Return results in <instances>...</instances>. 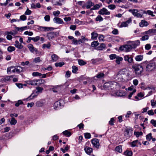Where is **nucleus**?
<instances>
[{
	"mask_svg": "<svg viewBox=\"0 0 156 156\" xmlns=\"http://www.w3.org/2000/svg\"><path fill=\"white\" fill-rule=\"evenodd\" d=\"M106 46V45L104 43H102L98 47V48L99 50H102L105 48Z\"/></svg>",
	"mask_w": 156,
	"mask_h": 156,
	"instance_id": "obj_37",
	"label": "nucleus"
},
{
	"mask_svg": "<svg viewBox=\"0 0 156 156\" xmlns=\"http://www.w3.org/2000/svg\"><path fill=\"white\" fill-rule=\"evenodd\" d=\"M27 47L31 53H33L36 52L37 53L38 51L37 49L34 48L32 44H28Z\"/></svg>",
	"mask_w": 156,
	"mask_h": 156,
	"instance_id": "obj_11",
	"label": "nucleus"
},
{
	"mask_svg": "<svg viewBox=\"0 0 156 156\" xmlns=\"http://www.w3.org/2000/svg\"><path fill=\"white\" fill-rule=\"evenodd\" d=\"M103 20V18L100 15H98L96 18L95 20L97 21H102Z\"/></svg>",
	"mask_w": 156,
	"mask_h": 156,
	"instance_id": "obj_54",
	"label": "nucleus"
},
{
	"mask_svg": "<svg viewBox=\"0 0 156 156\" xmlns=\"http://www.w3.org/2000/svg\"><path fill=\"white\" fill-rule=\"evenodd\" d=\"M99 44V43L97 41H93L91 43V46L92 47H96L98 46Z\"/></svg>",
	"mask_w": 156,
	"mask_h": 156,
	"instance_id": "obj_43",
	"label": "nucleus"
},
{
	"mask_svg": "<svg viewBox=\"0 0 156 156\" xmlns=\"http://www.w3.org/2000/svg\"><path fill=\"white\" fill-rule=\"evenodd\" d=\"M131 18H130L126 21L122 22L120 26V27H127L129 24L131 23Z\"/></svg>",
	"mask_w": 156,
	"mask_h": 156,
	"instance_id": "obj_12",
	"label": "nucleus"
},
{
	"mask_svg": "<svg viewBox=\"0 0 156 156\" xmlns=\"http://www.w3.org/2000/svg\"><path fill=\"white\" fill-rule=\"evenodd\" d=\"M37 95H36L34 93H32L28 98H27L26 100H30L33 99L34 98L36 97Z\"/></svg>",
	"mask_w": 156,
	"mask_h": 156,
	"instance_id": "obj_32",
	"label": "nucleus"
},
{
	"mask_svg": "<svg viewBox=\"0 0 156 156\" xmlns=\"http://www.w3.org/2000/svg\"><path fill=\"white\" fill-rule=\"evenodd\" d=\"M32 75L34 76H38L41 77L42 74L37 72H34L32 73Z\"/></svg>",
	"mask_w": 156,
	"mask_h": 156,
	"instance_id": "obj_41",
	"label": "nucleus"
},
{
	"mask_svg": "<svg viewBox=\"0 0 156 156\" xmlns=\"http://www.w3.org/2000/svg\"><path fill=\"white\" fill-rule=\"evenodd\" d=\"M149 38V36L147 35H144L142 37L140 40L141 41H144L147 40Z\"/></svg>",
	"mask_w": 156,
	"mask_h": 156,
	"instance_id": "obj_56",
	"label": "nucleus"
},
{
	"mask_svg": "<svg viewBox=\"0 0 156 156\" xmlns=\"http://www.w3.org/2000/svg\"><path fill=\"white\" fill-rule=\"evenodd\" d=\"M51 44L50 43H48V44H43L42 47V48H47L48 49H50L51 48Z\"/></svg>",
	"mask_w": 156,
	"mask_h": 156,
	"instance_id": "obj_36",
	"label": "nucleus"
},
{
	"mask_svg": "<svg viewBox=\"0 0 156 156\" xmlns=\"http://www.w3.org/2000/svg\"><path fill=\"white\" fill-rule=\"evenodd\" d=\"M129 11L132 13L133 15L137 18H141L142 17V15L136 9H129Z\"/></svg>",
	"mask_w": 156,
	"mask_h": 156,
	"instance_id": "obj_4",
	"label": "nucleus"
},
{
	"mask_svg": "<svg viewBox=\"0 0 156 156\" xmlns=\"http://www.w3.org/2000/svg\"><path fill=\"white\" fill-rule=\"evenodd\" d=\"M143 55H138L135 57V59L136 61L139 62L141 61L143 59Z\"/></svg>",
	"mask_w": 156,
	"mask_h": 156,
	"instance_id": "obj_27",
	"label": "nucleus"
},
{
	"mask_svg": "<svg viewBox=\"0 0 156 156\" xmlns=\"http://www.w3.org/2000/svg\"><path fill=\"white\" fill-rule=\"evenodd\" d=\"M119 73L121 75H124L127 77L129 75V73L126 69L121 70L119 72Z\"/></svg>",
	"mask_w": 156,
	"mask_h": 156,
	"instance_id": "obj_17",
	"label": "nucleus"
},
{
	"mask_svg": "<svg viewBox=\"0 0 156 156\" xmlns=\"http://www.w3.org/2000/svg\"><path fill=\"white\" fill-rule=\"evenodd\" d=\"M94 5V4L92 2L90 1H88L87 2V5L86 6V8L87 9H90V7Z\"/></svg>",
	"mask_w": 156,
	"mask_h": 156,
	"instance_id": "obj_33",
	"label": "nucleus"
},
{
	"mask_svg": "<svg viewBox=\"0 0 156 156\" xmlns=\"http://www.w3.org/2000/svg\"><path fill=\"white\" fill-rule=\"evenodd\" d=\"M72 72L73 73H77V71L78 70V68L76 67V66H73L72 67Z\"/></svg>",
	"mask_w": 156,
	"mask_h": 156,
	"instance_id": "obj_38",
	"label": "nucleus"
},
{
	"mask_svg": "<svg viewBox=\"0 0 156 156\" xmlns=\"http://www.w3.org/2000/svg\"><path fill=\"white\" fill-rule=\"evenodd\" d=\"M113 85V84L111 82H107L105 83L103 85V87L105 89H108V90H109L110 88H111V87H112Z\"/></svg>",
	"mask_w": 156,
	"mask_h": 156,
	"instance_id": "obj_16",
	"label": "nucleus"
},
{
	"mask_svg": "<svg viewBox=\"0 0 156 156\" xmlns=\"http://www.w3.org/2000/svg\"><path fill=\"white\" fill-rule=\"evenodd\" d=\"M102 5L101 3L99 4H97L95 5H94L93 8H91L90 10H94L98 9Z\"/></svg>",
	"mask_w": 156,
	"mask_h": 156,
	"instance_id": "obj_28",
	"label": "nucleus"
},
{
	"mask_svg": "<svg viewBox=\"0 0 156 156\" xmlns=\"http://www.w3.org/2000/svg\"><path fill=\"white\" fill-rule=\"evenodd\" d=\"M115 150L116 151L119 153H121L122 151V149L121 146L119 145L117 146L115 148Z\"/></svg>",
	"mask_w": 156,
	"mask_h": 156,
	"instance_id": "obj_40",
	"label": "nucleus"
},
{
	"mask_svg": "<svg viewBox=\"0 0 156 156\" xmlns=\"http://www.w3.org/2000/svg\"><path fill=\"white\" fill-rule=\"evenodd\" d=\"M148 24V23L144 20H142L139 24L140 26L141 27H143L144 26L147 27Z\"/></svg>",
	"mask_w": 156,
	"mask_h": 156,
	"instance_id": "obj_19",
	"label": "nucleus"
},
{
	"mask_svg": "<svg viewBox=\"0 0 156 156\" xmlns=\"http://www.w3.org/2000/svg\"><path fill=\"white\" fill-rule=\"evenodd\" d=\"M115 94L118 96L122 97L125 95V91L123 90H119Z\"/></svg>",
	"mask_w": 156,
	"mask_h": 156,
	"instance_id": "obj_22",
	"label": "nucleus"
},
{
	"mask_svg": "<svg viewBox=\"0 0 156 156\" xmlns=\"http://www.w3.org/2000/svg\"><path fill=\"white\" fill-rule=\"evenodd\" d=\"M119 49L121 51H124L126 52H129L132 49L130 44H126L120 47Z\"/></svg>",
	"mask_w": 156,
	"mask_h": 156,
	"instance_id": "obj_6",
	"label": "nucleus"
},
{
	"mask_svg": "<svg viewBox=\"0 0 156 156\" xmlns=\"http://www.w3.org/2000/svg\"><path fill=\"white\" fill-rule=\"evenodd\" d=\"M53 20L55 23L57 24H62L64 23L62 20L58 17H55L53 19Z\"/></svg>",
	"mask_w": 156,
	"mask_h": 156,
	"instance_id": "obj_18",
	"label": "nucleus"
},
{
	"mask_svg": "<svg viewBox=\"0 0 156 156\" xmlns=\"http://www.w3.org/2000/svg\"><path fill=\"white\" fill-rule=\"evenodd\" d=\"M78 62L79 65L81 66L84 65L86 64V62L82 60H79Z\"/></svg>",
	"mask_w": 156,
	"mask_h": 156,
	"instance_id": "obj_49",
	"label": "nucleus"
},
{
	"mask_svg": "<svg viewBox=\"0 0 156 156\" xmlns=\"http://www.w3.org/2000/svg\"><path fill=\"white\" fill-rule=\"evenodd\" d=\"M65 63L63 62H56L55 64V65L56 67H62L64 65Z\"/></svg>",
	"mask_w": 156,
	"mask_h": 156,
	"instance_id": "obj_45",
	"label": "nucleus"
},
{
	"mask_svg": "<svg viewBox=\"0 0 156 156\" xmlns=\"http://www.w3.org/2000/svg\"><path fill=\"white\" fill-rule=\"evenodd\" d=\"M24 34L31 36L33 35V33L32 32L27 31L24 32Z\"/></svg>",
	"mask_w": 156,
	"mask_h": 156,
	"instance_id": "obj_62",
	"label": "nucleus"
},
{
	"mask_svg": "<svg viewBox=\"0 0 156 156\" xmlns=\"http://www.w3.org/2000/svg\"><path fill=\"white\" fill-rule=\"evenodd\" d=\"M17 122L16 120L14 118H12L11 121L10 122V123L11 125H15L16 124Z\"/></svg>",
	"mask_w": 156,
	"mask_h": 156,
	"instance_id": "obj_57",
	"label": "nucleus"
},
{
	"mask_svg": "<svg viewBox=\"0 0 156 156\" xmlns=\"http://www.w3.org/2000/svg\"><path fill=\"white\" fill-rule=\"evenodd\" d=\"M51 58L53 62H56L59 59V57L56 55L55 54L52 55L51 56Z\"/></svg>",
	"mask_w": 156,
	"mask_h": 156,
	"instance_id": "obj_30",
	"label": "nucleus"
},
{
	"mask_svg": "<svg viewBox=\"0 0 156 156\" xmlns=\"http://www.w3.org/2000/svg\"><path fill=\"white\" fill-rule=\"evenodd\" d=\"M146 34L151 35H156V29H151L145 32Z\"/></svg>",
	"mask_w": 156,
	"mask_h": 156,
	"instance_id": "obj_14",
	"label": "nucleus"
},
{
	"mask_svg": "<svg viewBox=\"0 0 156 156\" xmlns=\"http://www.w3.org/2000/svg\"><path fill=\"white\" fill-rule=\"evenodd\" d=\"M108 8L110 9L113 10L116 8V6L115 5L111 4L108 6Z\"/></svg>",
	"mask_w": 156,
	"mask_h": 156,
	"instance_id": "obj_60",
	"label": "nucleus"
},
{
	"mask_svg": "<svg viewBox=\"0 0 156 156\" xmlns=\"http://www.w3.org/2000/svg\"><path fill=\"white\" fill-rule=\"evenodd\" d=\"M146 71L152 72L156 70V64L154 62H150L147 63L146 66Z\"/></svg>",
	"mask_w": 156,
	"mask_h": 156,
	"instance_id": "obj_2",
	"label": "nucleus"
},
{
	"mask_svg": "<svg viewBox=\"0 0 156 156\" xmlns=\"http://www.w3.org/2000/svg\"><path fill=\"white\" fill-rule=\"evenodd\" d=\"M36 86H40L42 84L44 83L45 81L43 79L36 80Z\"/></svg>",
	"mask_w": 156,
	"mask_h": 156,
	"instance_id": "obj_23",
	"label": "nucleus"
},
{
	"mask_svg": "<svg viewBox=\"0 0 156 156\" xmlns=\"http://www.w3.org/2000/svg\"><path fill=\"white\" fill-rule=\"evenodd\" d=\"M15 46L19 49H22L23 48V45L17 41H15Z\"/></svg>",
	"mask_w": 156,
	"mask_h": 156,
	"instance_id": "obj_24",
	"label": "nucleus"
},
{
	"mask_svg": "<svg viewBox=\"0 0 156 156\" xmlns=\"http://www.w3.org/2000/svg\"><path fill=\"white\" fill-rule=\"evenodd\" d=\"M20 69L17 68H16L15 67L12 66L7 68V73H10L11 72L12 73H19L20 72Z\"/></svg>",
	"mask_w": 156,
	"mask_h": 156,
	"instance_id": "obj_5",
	"label": "nucleus"
},
{
	"mask_svg": "<svg viewBox=\"0 0 156 156\" xmlns=\"http://www.w3.org/2000/svg\"><path fill=\"white\" fill-rule=\"evenodd\" d=\"M58 33L55 32H51L47 34L48 39L49 40L57 36L58 35Z\"/></svg>",
	"mask_w": 156,
	"mask_h": 156,
	"instance_id": "obj_9",
	"label": "nucleus"
},
{
	"mask_svg": "<svg viewBox=\"0 0 156 156\" xmlns=\"http://www.w3.org/2000/svg\"><path fill=\"white\" fill-rule=\"evenodd\" d=\"M132 133L133 130L132 128H126L124 132V136L125 137L129 138L132 135Z\"/></svg>",
	"mask_w": 156,
	"mask_h": 156,
	"instance_id": "obj_3",
	"label": "nucleus"
},
{
	"mask_svg": "<svg viewBox=\"0 0 156 156\" xmlns=\"http://www.w3.org/2000/svg\"><path fill=\"white\" fill-rule=\"evenodd\" d=\"M71 74V72L69 71H67L66 73L65 77L67 78H68L70 76Z\"/></svg>",
	"mask_w": 156,
	"mask_h": 156,
	"instance_id": "obj_63",
	"label": "nucleus"
},
{
	"mask_svg": "<svg viewBox=\"0 0 156 156\" xmlns=\"http://www.w3.org/2000/svg\"><path fill=\"white\" fill-rule=\"evenodd\" d=\"M117 55L115 54H112L109 56V58L111 60H113L115 59H116Z\"/></svg>",
	"mask_w": 156,
	"mask_h": 156,
	"instance_id": "obj_64",
	"label": "nucleus"
},
{
	"mask_svg": "<svg viewBox=\"0 0 156 156\" xmlns=\"http://www.w3.org/2000/svg\"><path fill=\"white\" fill-rule=\"evenodd\" d=\"M124 154L127 156H132L133 154V153L131 151H126L124 152Z\"/></svg>",
	"mask_w": 156,
	"mask_h": 156,
	"instance_id": "obj_35",
	"label": "nucleus"
},
{
	"mask_svg": "<svg viewBox=\"0 0 156 156\" xmlns=\"http://www.w3.org/2000/svg\"><path fill=\"white\" fill-rule=\"evenodd\" d=\"M64 135L66 136H69L71 135V133L68 130H66L63 132Z\"/></svg>",
	"mask_w": 156,
	"mask_h": 156,
	"instance_id": "obj_51",
	"label": "nucleus"
},
{
	"mask_svg": "<svg viewBox=\"0 0 156 156\" xmlns=\"http://www.w3.org/2000/svg\"><path fill=\"white\" fill-rule=\"evenodd\" d=\"M92 144L96 148H98L100 145L99 140L96 138L93 139L91 140Z\"/></svg>",
	"mask_w": 156,
	"mask_h": 156,
	"instance_id": "obj_10",
	"label": "nucleus"
},
{
	"mask_svg": "<svg viewBox=\"0 0 156 156\" xmlns=\"http://www.w3.org/2000/svg\"><path fill=\"white\" fill-rule=\"evenodd\" d=\"M9 34H10L11 35H14L17 33V31L16 30H12L10 32H7Z\"/></svg>",
	"mask_w": 156,
	"mask_h": 156,
	"instance_id": "obj_58",
	"label": "nucleus"
},
{
	"mask_svg": "<svg viewBox=\"0 0 156 156\" xmlns=\"http://www.w3.org/2000/svg\"><path fill=\"white\" fill-rule=\"evenodd\" d=\"M141 84L142 86L141 87V88L143 90H149L150 89H153V90H154L155 89L153 87H148L145 88L144 86H143V85H144V83H141Z\"/></svg>",
	"mask_w": 156,
	"mask_h": 156,
	"instance_id": "obj_25",
	"label": "nucleus"
},
{
	"mask_svg": "<svg viewBox=\"0 0 156 156\" xmlns=\"http://www.w3.org/2000/svg\"><path fill=\"white\" fill-rule=\"evenodd\" d=\"M44 103L42 100L37 101L36 103V106L37 107H41L44 105Z\"/></svg>",
	"mask_w": 156,
	"mask_h": 156,
	"instance_id": "obj_29",
	"label": "nucleus"
},
{
	"mask_svg": "<svg viewBox=\"0 0 156 156\" xmlns=\"http://www.w3.org/2000/svg\"><path fill=\"white\" fill-rule=\"evenodd\" d=\"M34 62L35 63L40 62L41 61L40 57H38L35 58L33 60Z\"/></svg>",
	"mask_w": 156,
	"mask_h": 156,
	"instance_id": "obj_61",
	"label": "nucleus"
},
{
	"mask_svg": "<svg viewBox=\"0 0 156 156\" xmlns=\"http://www.w3.org/2000/svg\"><path fill=\"white\" fill-rule=\"evenodd\" d=\"M114 1L115 3H117L119 4L121 3L125 4L126 2V0H114Z\"/></svg>",
	"mask_w": 156,
	"mask_h": 156,
	"instance_id": "obj_42",
	"label": "nucleus"
},
{
	"mask_svg": "<svg viewBox=\"0 0 156 156\" xmlns=\"http://www.w3.org/2000/svg\"><path fill=\"white\" fill-rule=\"evenodd\" d=\"M128 43L130 44L132 49L135 48L137 46L139 45L140 44V41L139 40L133 41H129Z\"/></svg>",
	"mask_w": 156,
	"mask_h": 156,
	"instance_id": "obj_7",
	"label": "nucleus"
},
{
	"mask_svg": "<svg viewBox=\"0 0 156 156\" xmlns=\"http://www.w3.org/2000/svg\"><path fill=\"white\" fill-rule=\"evenodd\" d=\"M132 68L136 75L138 76H140L142 75L144 68L140 64H134L132 66Z\"/></svg>",
	"mask_w": 156,
	"mask_h": 156,
	"instance_id": "obj_1",
	"label": "nucleus"
},
{
	"mask_svg": "<svg viewBox=\"0 0 156 156\" xmlns=\"http://www.w3.org/2000/svg\"><path fill=\"white\" fill-rule=\"evenodd\" d=\"M138 142V140L133 141L131 143L130 145L132 147H135L136 146V144Z\"/></svg>",
	"mask_w": 156,
	"mask_h": 156,
	"instance_id": "obj_44",
	"label": "nucleus"
},
{
	"mask_svg": "<svg viewBox=\"0 0 156 156\" xmlns=\"http://www.w3.org/2000/svg\"><path fill=\"white\" fill-rule=\"evenodd\" d=\"M123 59L122 57L117 56L116 58L115 61L117 64H119L120 63V61H122Z\"/></svg>",
	"mask_w": 156,
	"mask_h": 156,
	"instance_id": "obj_34",
	"label": "nucleus"
},
{
	"mask_svg": "<svg viewBox=\"0 0 156 156\" xmlns=\"http://www.w3.org/2000/svg\"><path fill=\"white\" fill-rule=\"evenodd\" d=\"M84 151L88 154H90L92 151V149L88 147H86L84 148Z\"/></svg>",
	"mask_w": 156,
	"mask_h": 156,
	"instance_id": "obj_26",
	"label": "nucleus"
},
{
	"mask_svg": "<svg viewBox=\"0 0 156 156\" xmlns=\"http://www.w3.org/2000/svg\"><path fill=\"white\" fill-rule=\"evenodd\" d=\"M13 76H5L4 78H3L1 79L2 81L6 82L7 81H9L11 80V78H12Z\"/></svg>",
	"mask_w": 156,
	"mask_h": 156,
	"instance_id": "obj_21",
	"label": "nucleus"
},
{
	"mask_svg": "<svg viewBox=\"0 0 156 156\" xmlns=\"http://www.w3.org/2000/svg\"><path fill=\"white\" fill-rule=\"evenodd\" d=\"M105 74L103 73H100L98 74L96 76H94V77H96L98 78H101L104 77Z\"/></svg>",
	"mask_w": 156,
	"mask_h": 156,
	"instance_id": "obj_39",
	"label": "nucleus"
},
{
	"mask_svg": "<svg viewBox=\"0 0 156 156\" xmlns=\"http://www.w3.org/2000/svg\"><path fill=\"white\" fill-rule=\"evenodd\" d=\"M31 39L34 42H36L40 39V37L39 36H37L35 37H32Z\"/></svg>",
	"mask_w": 156,
	"mask_h": 156,
	"instance_id": "obj_55",
	"label": "nucleus"
},
{
	"mask_svg": "<svg viewBox=\"0 0 156 156\" xmlns=\"http://www.w3.org/2000/svg\"><path fill=\"white\" fill-rule=\"evenodd\" d=\"M124 60L126 62H127L129 63H130L133 61V58L129 55H125L124 57Z\"/></svg>",
	"mask_w": 156,
	"mask_h": 156,
	"instance_id": "obj_15",
	"label": "nucleus"
},
{
	"mask_svg": "<svg viewBox=\"0 0 156 156\" xmlns=\"http://www.w3.org/2000/svg\"><path fill=\"white\" fill-rule=\"evenodd\" d=\"M54 106L56 108H60L61 106V104L60 101H56L54 104Z\"/></svg>",
	"mask_w": 156,
	"mask_h": 156,
	"instance_id": "obj_47",
	"label": "nucleus"
},
{
	"mask_svg": "<svg viewBox=\"0 0 156 156\" xmlns=\"http://www.w3.org/2000/svg\"><path fill=\"white\" fill-rule=\"evenodd\" d=\"M26 83L29 85L32 86H36V80H29L26 81Z\"/></svg>",
	"mask_w": 156,
	"mask_h": 156,
	"instance_id": "obj_20",
	"label": "nucleus"
},
{
	"mask_svg": "<svg viewBox=\"0 0 156 156\" xmlns=\"http://www.w3.org/2000/svg\"><path fill=\"white\" fill-rule=\"evenodd\" d=\"M15 49V48L14 47L11 46H9L7 48L8 51L10 52H12L14 51Z\"/></svg>",
	"mask_w": 156,
	"mask_h": 156,
	"instance_id": "obj_46",
	"label": "nucleus"
},
{
	"mask_svg": "<svg viewBox=\"0 0 156 156\" xmlns=\"http://www.w3.org/2000/svg\"><path fill=\"white\" fill-rule=\"evenodd\" d=\"M91 39L92 40H96L97 39L98 36V34L95 32H93L91 34Z\"/></svg>",
	"mask_w": 156,
	"mask_h": 156,
	"instance_id": "obj_31",
	"label": "nucleus"
},
{
	"mask_svg": "<svg viewBox=\"0 0 156 156\" xmlns=\"http://www.w3.org/2000/svg\"><path fill=\"white\" fill-rule=\"evenodd\" d=\"M85 40L86 39L84 37H83V38H82L80 39H79L78 40V44H80L81 43H84Z\"/></svg>",
	"mask_w": 156,
	"mask_h": 156,
	"instance_id": "obj_52",
	"label": "nucleus"
},
{
	"mask_svg": "<svg viewBox=\"0 0 156 156\" xmlns=\"http://www.w3.org/2000/svg\"><path fill=\"white\" fill-rule=\"evenodd\" d=\"M151 105L152 107H156V101L151 100Z\"/></svg>",
	"mask_w": 156,
	"mask_h": 156,
	"instance_id": "obj_59",
	"label": "nucleus"
},
{
	"mask_svg": "<svg viewBox=\"0 0 156 156\" xmlns=\"http://www.w3.org/2000/svg\"><path fill=\"white\" fill-rule=\"evenodd\" d=\"M152 134L151 133H150L146 135V138L147 140L148 141H150L151 139L152 138Z\"/></svg>",
	"mask_w": 156,
	"mask_h": 156,
	"instance_id": "obj_53",
	"label": "nucleus"
},
{
	"mask_svg": "<svg viewBox=\"0 0 156 156\" xmlns=\"http://www.w3.org/2000/svg\"><path fill=\"white\" fill-rule=\"evenodd\" d=\"M53 29L52 27H43L41 26H39L38 30L41 31H48Z\"/></svg>",
	"mask_w": 156,
	"mask_h": 156,
	"instance_id": "obj_13",
	"label": "nucleus"
},
{
	"mask_svg": "<svg viewBox=\"0 0 156 156\" xmlns=\"http://www.w3.org/2000/svg\"><path fill=\"white\" fill-rule=\"evenodd\" d=\"M98 13L101 15H109L110 12L105 8L101 9L98 12Z\"/></svg>",
	"mask_w": 156,
	"mask_h": 156,
	"instance_id": "obj_8",
	"label": "nucleus"
},
{
	"mask_svg": "<svg viewBox=\"0 0 156 156\" xmlns=\"http://www.w3.org/2000/svg\"><path fill=\"white\" fill-rule=\"evenodd\" d=\"M23 104V102L21 100H19L16 103L15 105L16 107H18L20 105H22Z\"/></svg>",
	"mask_w": 156,
	"mask_h": 156,
	"instance_id": "obj_50",
	"label": "nucleus"
},
{
	"mask_svg": "<svg viewBox=\"0 0 156 156\" xmlns=\"http://www.w3.org/2000/svg\"><path fill=\"white\" fill-rule=\"evenodd\" d=\"M143 133L142 132H134V134L137 137H139L140 136H141L143 134Z\"/></svg>",
	"mask_w": 156,
	"mask_h": 156,
	"instance_id": "obj_48",
	"label": "nucleus"
}]
</instances>
